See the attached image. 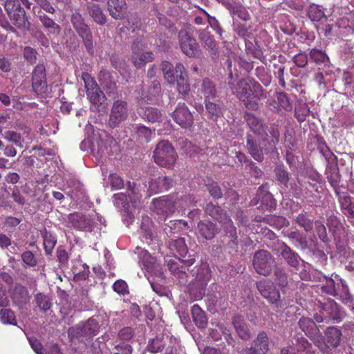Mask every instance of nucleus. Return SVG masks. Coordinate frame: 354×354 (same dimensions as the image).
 <instances>
[{"label":"nucleus","mask_w":354,"mask_h":354,"mask_svg":"<svg viewBox=\"0 0 354 354\" xmlns=\"http://www.w3.org/2000/svg\"><path fill=\"white\" fill-rule=\"evenodd\" d=\"M228 86L232 93L247 109L257 111L259 109L263 89L258 82L253 79L242 78L229 82Z\"/></svg>","instance_id":"nucleus-1"},{"label":"nucleus","mask_w":354,"mask_h":354,"mask_svg":"<svg viewBox=\"0 0 354 354\" xmlns=\"http://www.w3.org/2000/svg\"><path fill=\"white\" fill-rule=\"evenodd\" d=\"M160 68L163 73L165 80L169 84H176L178 91L183 95H188L189 91V84L188 76L184 65L176 63V66L168 61H162L160 64Z\"/></svg>","instance_id":"nucleus-2"},{"label":"nucleus","mask_w":354,"mask_h":354,"mask_svg":"<svg viewBox=\"0 0 354 354\" xmlns=\"http://www.w3.org/2000/svg\"><path fill=\"white\" fill-rule=\"evenodd\" d=\"M187 201H190L188 196H183L180 199L174 194L162 196L152 200L151 209L158 215L167 218L175 212L176 206L180 209H185L188 206Z\"/></svg>","instance_id":"nucleus-3"},{"label":"nucleus","mask_w":354,"mask_h":354,"mask_svg":"<svg viewBox=\"0 0 354 354\" xmlns=\"http://www.w3.org/2000/svg\"><path fill=\"white\" fill-rule=\"evenodd\" d=\"M318 308L319 313L314 315V319L318 323H339L346 315V312L333 299L319 302Z\"/></svg>","instance_id":"nucleus-4"},{"label":"nucleus","mask_w":354,"mask_h":354,"mask_svg":"<svg viewBox=\"0 0 354 354\" xmlns=\"http://www.w3.org/2000/svg\"><path fill=\"white\" fill-rule=\"evenodd\" d=\"M153 157L158 165L171 168L176 161L177 154L171 143L162 140L156 145Z\"/></svg>","instance_id":"nucleus-5"},{"label":"nucleus","mask_w":354,"mask_h":354,"mask_svg":"<svg viewBox=\"0 0 354 354\" xmlns=\"http://www.w3.org/2000/svg\"><path fill=\"white\" fill-rule=\"evenodd\" d=\"M82 79L84 83L86 95L89 102L95 107L102 105L106 98L95 79L87 72H83Z\"/></svg>","instance_id":"nucleus-6"},{"label":"nucleus","mask_w":354,"mask_h":354,"mask_svg":"<svg viewBox=\"0 0 354 354\" xmlns=\"http://www.w3.org/2000/svg\"><path fill=\"white\" fill-rule=\"evenodd\" d=\"M192 275H195V281L190 284L189 292L194 300H198L205 295L206 286L211 278V272L207 268L200 267Z\"/></svg>","instance_id":"nucleus-7"},{"label":"nucleus","mask_w":354,"mask_h":354,"mask_svg":"<svg viewBox=\"0 0 354 354\" xmlns=\"http://www.w3.org/2000/svg\"><path fill=\"white\" fill-rule=\"evenodd\" d=\"M167 267L170 272L176 277L178 278L180 283H186L187 282V273L185 268L190 267L195 262V259L191 255L187 259L179 257H174L166 261Z\"/></svg>","instance_id":"nucleus-8"},{"label":"nucleus","mask_w":354,"mask_h":354,"mask_svg":"<svg viewBox=\"0 0 354 354\" xmlns=\"http://www.w3.org/2000/svg\"><path fill=\"white\" fill-rule=\"evenodd\" d=\"M275 263L271 253L265 250L257 251L253 256L252 264L256 272L261 275H268Z\"/></svg>","instance_id":"nucleus-9"},{"label":"nucleus","mask_w":354,"mask_h":354,"mask_svg":"<svg viewBox=\"0 0 354 354\" xmlns=\"http://www.w3.org/2000/svg\"><path fill=\"white\" fill-rule=\"evenodd\" d=\"M180 48L185 55L194 57L199 51V45L196 39L186 30L182 29L178 32Z\"/></svg>","instance_id":"nucleus-10"},{"label":"nucleus","mask_w":354,"mask_h":354,"mask_svg":"<svg viewBox=\"0 0 354 354\" xmlns=\"http://www.w3.org/2000/svg\"><path fill=\"white\" fill-rule=\"evenodd\" d=\"M99 328L97 322L90 318L86 322L73 327L71 329V334L77 339L83 341L84 337H91L96 335L98 333Z\"/></svg>","instance_id":"nucleus-11"},{"label":"nucleus","mask_w":354,"mask_h":354,"mask_svg":"<svg viewBox=\"0 0 354 354\" xmlns=\"http://www.w3.org/2000/svg\"><path fill=\"white\" fill-rule=\"evenodd\" d=\"M257 288L264 298H266L270 304L279 306L280 301V292L275 288L271 280L265 279L256 283Z\"/></svg>","instance_id":"nucleus-12"},{"label":"nucleus","mask_w":354,"mask_h":354,"mask_svg":"<svg viewBox=\"0 0 354 354\" xmlns=\"http://www.w3.org/2000/svg\"><path fill=\"white\" fill-rule=\"evenodd\" d=\"M174 122L184 129L193 126L194 117L188 106L185 103H178L171 113Z\"/></svg>","instance_id":"nucleus-13"},{"label":"nucleus","mask_w":354,"mask_h":354,"mask_svg":"<svg viewBox=\"0 0 354 354\" xmlns=\"http://www.w3.org/2000/svg\"><path fill=\"white\" fill-rule=\"evenodd\" d=\"M142 39H137L133 41L131 46L133 55L132 62L137 68H141L148 62H151L153 59L152 52H142Z\"/></svg>","instance_id":"nucleus-14"},{"label":"nucleus","mask_w":354,"mask_h":354,"mask_svg":"<svg viewBox=\"0 0 354 354\" xmlns=\"http://www.w3.org/2000/svg\"><path fill=\"white\" fill-rule=\"evenodd\" d=\"M32 86L34 91L38 95L46 93V74L44 65L38 64L35 67L32 71Z\"/></svg>","instance_id":"nucleus-15"},{"label":"nucleus","mask_w":354,"mask_h":354,"mask_svg":"<svg viewBox=\"0 0 354 354\" xmlns=\"http://www.w3.org/2000/svg\"><path fill=\"white\" fill-rule=\"evenodd\" d=\"M127 118V103L125 101L114 102L109 116V124L111 128L116 127Z\"/></svg>","instance_id":"nucleus-16"},{"label":"nucleus","mask_w":354,"mask_h":354,"mask_svg":"<svg viewBox=\"0 0 354 354\" xmlns=\"http://www.w3.org/2000/svg\"><path fill=\"white\" fill-rule=\"evenodd\" d=\"M173 183V179L167 176L162 175L152 179L149 183V196L169 190L172 187Z\"/></svg>","instance_id":"nucleus-17"},{"label":"nucleus","mask_w":354,"mask_h":354,"mask_svg":"<svg viewBox=\"0 0 354 354\" xmlns=\"http://www.w3.org/2000/svg\"><path fill=\"white\" fill-rule=\"evenodd\" d=\"M310 60L317 67L318 71L326 70L332 66L330 60L326 51L314 48L309 51Z\"/></svg>","instance_id":"nucleus-18"},{"label":"nucleus","mask_w":354,"mask_h":354,"mask_svg":"<svg viewBox=\"0 0 354 354\" xmlns=\"http://www.w3.org/2000/svg\"><path fill=\"white\" fill-rule=\"evenodd\" d=\"M244 118L250 129L258 136H267L266 129L267 127L263 122V120L254 114L249 112H245Z\"/></svg>","instance_id":"nucleus-19"},{"label":"nucleus","mask_w":354,"mask_h":354,"mask_svg":"<svg viewBox=\"0 0 354 354\" xmlns=\"http://www.w3.org/2000/svg\"><path fill=\"white\" fill-rule=\"evenodd\" d=\"M198 38L203 48L207 50L210 56L214 59L218 56V47L214 37L208 31L203 29L198 30Z\"/></svg>","instance_id":"nucleus-20"},{"label":"nucleus","mask_w":354,"mask_h":354,"mask_svg":"<svg viewBox=\"0 0 354 354\" xmlns=\"http://www.w3.org/2000/svg\"><path fill=\"white\" fill-rule=\"evenodd\" d=\"M257 198L259 201H261L262 205H265L267 209H272L276 206V200L268 191L267 183L263 184L259 187Z\"/></svg>","instance_id":"nucleus-21"},{"label":"nucleus","mask_w":354,"mask_h":354,"mask_svg":"<svg viewBox=\"0 0 354 354\" xmlns=\"http://www.w3.org/2000/svg\"><path fill=\"white\" fill-rule=\"evenodd\" d=\"M197 228L200 236L205 240L212 239L218 232L216 224L208 220L200 221Z\"/></svg>","instance_id":"nucleus-22"},{"label":"nucleus","mask_w":354,"mask_h":354,"mask_svg":"<svg viewBox=\"0 0 354 354\" xmlns=\"http://www.w3.org/2000/svg\"><path fill=\"white\" fill-rule=\"evenodd\" d=\"M14 27L21 30H28L30 28V23L24 9L13 12L8 16Z\"/></svg>","instance_id":"nucleus-23"},{"label":"nucleus","mask_w":354,"mask_h":354,"mask_svg":"<svg viewBox=\"0 0 354 354\" xmlns=\"http://www.w3.org/2000/svg\"><path fill=\"white\" fill-rule=\"evenodd\" d=\"M280 254L288 265L297 270L298 269L301 258L296 252L283 243L280 248Z\"/></svg>","instance_id":"nucleus-24"},{"label":"nucleus","mask_w":354,"mask_h":354,"mask_svg":"<svg viewBox=\"0 0 354 354\" xmlns=\"http://www.w3.org/2000/svg\"><path fill=\"white\" fill-rule=\"evenodd\" d=\"M246 147L248 153L255 160L258 162L263 161L264 157L262 149L259 146V141L254 136L251 134L247 135Z\"/></svg>","instance_id":"nucleus-25"},{"label":"nucleus","mask_w":354,"mask_h":354,"mask_svg":"<svg viewBox=\"0 0 354 354\" xmlns=\"http://www.w3.org/2000/svg\"><path fill=\"white\" fill-rule=\"evenodd\" d=\"M198 91L204 96V101L213 100L217 97V89L215 83L208 77L201 80Z\"/></svg>","instance_id":"nucleus-26"},{"label":"nucleus","mask_w":354,"mask_h":354,"mask_svg":"<svg viewBox=\"0 0 354 354\" xmlns=\"http://www.w3.org/2000/svg\"><path fill=\"white\" fill-rule=\"evenodd\" d=\"M68 223L71 226L79 230H84L91 227L90 219L86 215L75 212L68 216Z\"/></svg>","instance_id":"nucleus-27"},{"label":"nucleus","mask_w":354,"mask_h":354,"mask_svg":"<svg viewBox=\"0 0 354 354\" xmlns=\"http://www.w3.org/2000/svg\"><path fill=\"white\" fill-rule=\"evenodd\" d=\"M205 211L207 214L217 221L220 223L229 221L230 216L220 206L209 203L206 205Z\"/></svg>","instance_id":"nucleus-28"},{"label":"nucleus","mask_w":354,"mask_h":354,"mask_svg":"<svg viewBox=\"0 0 354 354\" xmlns=\"http://www.w3.org/2000/svg\"><path fill=\"white\" fill-rule=\"evenodd\" d=\"M319 145L318 149L319 152L325 158L327 165L326 167H333L338 165L337 157L330 150L329 147L327 145L326 141L322 137L318 138Z\"/></svg>","instance_id":"nucleus-29"},{"label":"nucleus","mask_w":354,"mask_h":354,"mask_svg":"<svg viewBox=\"0 0 354 354\" xmlns=\"http://www.w3.org/2000/svg\"><path fill=\"white\" fill-rule=\"evenodd\" d=\"M169 248L174 257L185 258L188 252L184 238L171 239L169 241Z\"/></svg>","instance_id":"nucleus-30"},{"label":"nucleus","mask_w":354,"mask_h":354,"mask_svg":"<svg viewBox=\"0 0 354 354\" xmlns=\"http://www.w3.org/2000/svg\"><path fill=\"white\" fill-rule=\"evenodd\" d=\"M298 324L301 330L310 339H315L319 335V329L313 319L304 317L299 319Z\"/></svg>","instance_id":"nucleus-31"},{"label":"nucleus","mask_w":354,"mask_h":354,"mask_svg":"<svg viewBox=\"0 0 354 354\" xmlns=\"http://www.w3.org/2000/svg\"><path fill=\"white\" fill-rule=\"evenodd\" d=\"M232 324L239 337L245 341L249 340L251 337L250 330L243 318L240 315L233 317Z\"/></svg>","instance_id":"nucleus-32"},{"label":"nucleus","mask_w":354,"mask_h":354,"mask_svg":"<svg viewBox=\"0 0 354 354\" xmlns=\"http://www.w3.org/2000/svg\"><path fill=\"white\" fill-rule=\"evenodd\" d=\"M75 29L78 33L79 36L82 37L86 50L90 53H93V36L88 26L84 24Z\"/></svg>","instance_id":"nucleus-33"},{"label":"nucleus","mask_w":354,"mask_h":354,"mask_svg":"<svg viewBox=\"0 0 354 354\" xmlns=\"http://www.w3.org/2000/svg\"><path fill=\"white\" fill-rule=\"evenodd\" d=\"M326 175L328 182L334 189L335 193L339 194V184L341 181V175L339 174L338 165L326 167Z\"/></svg>","instance_id":"nucleus-34"},{"label":"nucleus","mask_w":354,"mask_h":354,"mask_svg":"<svg viewBox=\"0 0 354 354\" xmlns=\"http://www.w3.org/2000/svg\"><path fill=\"white\" fill-rule=\"evenodd\" d=\"M222 224L223 225L225 236L230 239L227 243L228 246L230 248H236L239 245L238 235L236 227L234 225L232 219L230 218L229 221H226V222Z\"/></svg>","instance_id":"nucleus-35"},{"label":"nucleus","mask_w":354,"mask_h":354,"mask_svg":"<svg viewBox=\"0 0 354 354\" xmlns=\"http://www.w3.org/2000/svg\"><path fill=\"white\" fill-rule=\"evenodd\" d=\"M193 322L195 325L201 328H205L207 324L206 313L198 304H194L191 308Z\"/></svg>","instance_id":"nucleus-36"},{"label":"nucleus","mask_w":354,"mask_h":354,"mask_svg":"<svg viewBox=\"0 0 354 354\" xmlns=\"http://www.w3.org/2000/svg\"><path fill=\"white\" fill-rule=\"evenodd\" d=\"M41 234L43 238V245L45 254L47 256H51L57 244V238L51 232L44 229V231L41 232Z\"/></svg>","instance_id":"nucleus-37"},{"label":"nucleus","mask_w":354,"mask_h":354,"mask_svg":"<svg viewBox=\"0 0 354 354\" xmlns=\"http://www.w3.org/2000/svg\"><path fill=\"white\" fill-rule=\"evenodd\" d=\"M245 46V51L248 55H252L253 57L260 60L262 63H266V57L264 55L262 48L257 41H255V44H253L250 41H246Z\"/></svg>","instance_id":"nucleus-38"},{"label":"nucleus","mask_w":354,"mask_h":354,"mask_svg":"<svg viewBox=\"0 0 354 354\" xmlns=\"http://www.w3.org/2000/svg\"><path fill=\"white\" fill-rule=\"evenodd\" d=\"M138 113L144 119L152 123L160 122L162 118L161 111L154 107L140 108Z\"/></svg>","instance_id":"nucleus-39"},{"label":"nucleus","mask_w":354,"mask_h":354,"mask_svg":"<svg viewBox=\"0 0 354 354\" xmlns=\"http://www.w3.org/2000/svg\"><path fill=\"white\" fill-rule=\"evenodd\" d=\"M124 0H108V10L110 15L116 19L122 17L126 9Z\"/></svg>","instance_id":"nucleus-40"},{"label":"nucleus","mask_w":354,"mask_h":354,"mask_svg":"<svg viewBox=\"0 0 354 354\" xmlns=\"http://www.w3.org/2000/svg\"><path fill=\"white\" fill-rule=\"evenodd\" d=\"M341 337L342 331L339 329L335 326L328 327L326 333V346L328 348L337 347L339 344Z\"/></svg>","instance_id":"nucleus-41"},{"label":"nucleus","mask_w":354,"mask_h":354,"mask_svg":"<svg viewBox=\"0 0 354 354\" xmlns=\"http://www.w3.org/2000/svg\"><path fill=\"white\" fill-rule=\"evenodd\" d=\"M306 15L312 21L319 22L322 19H327L322 6L310 3L306 9Z\"/></svg>","instance_id":"nucleus-42"},{"label":"nucleus","mask_w":354,"mask_h":354,"mask_svg":"<svg viewBox=\"0 0 354 354\" xmlns=\"http://www.w3.org/2000/svg\"><path fill=\"white\" fill-rule=\"evenodd\" d=\"M188 228L187 222L184 220L169 221L165 225L163 230L167 235L178 233Z\"/></svg>","instance_id":"nucleus-43"},{"label":"nucleus","mask_w":354,"mask_h":354,"mask_svg":"<svg viewBox=\"0 0 354 354\" xmlns=\"http://www.w3.org/2000/svg\"><path fill=\"white\" fill-rule=\"evenodd\" d=\"M253 347L259 354H266L269 351L268 336L264 331L260 332L253 342Z\"/></svg>","instance_id":"nucleus-44"},{"label":"nucleus","mask_w":354,"mask_h":354,"mask_svg":"<svg viewBox=\"0 0 354 354\" xmlns=\"http://www.w3.org/2000/svg\"><path fill=\"white\" fill-rule=\"evenodd\" d=\"M39 19L48 33L53 34L54 35H57L59 34L61 28L59 25L55 23L53 19L50 18L44 13L39 15Z\"/></svg>","instance_id":"nucleus-45"},{"label":"nucleus","mask_w":354,"mask_h":354,"mask_svg":"<svg viewBox=\"0 0 354 354\" xmlns=\"http://www.w3.org/2000/svg\"><path fill=\"white\" fill-rule=\"evenodd\" d=\"M204 102L209 119L216 121L218 118L223 115V108L220 104L213 102L211 100H206Z\"/></svg>","instance_id":"nucleus-46"},{"label":"nucleus","mask_w":354,"mask_h":354,"mask_svg":"<svg viewBox=\"0 0 354 354\" xmlns=\"http://www.w3.org/2000/svg\"><path fill=\"white\" fill-rule=\"evenodd\" d=\"M310 113V109L306 102L301 100L296 102L295 106V117L299 122H304Z\"/></svg>","instance_id":"nucleus-47"},{"label":"nucleus","mask_w":354,"mask_h":354,"mask_svg":"<svg viewBox=\"0 0 354 354\" xmlns=\"http://www.w3.org/2000/svg\"><path fill=\"white\" fill-rule=\"evenodd\" d=\"M140 234L142 237L145 239L148 244H150L153 241L154 238L153 223L149 218L145 219L142 223Z\"/></svg>","instance_id":"nucleus-48"},{"label":"nucleus","mask_w":354,"mask_h":354,"mask_svg":"<svg viewBox=\"0 0 354 354\" xmlns=\"http://www.w3.org/2000/svg\"><path fill=\"white\" fill-rule=\"evenodd\" d=\"M277 99L278 104L277 106H274L273 110L279 111L283 109L286 111H290L292 109V105L290 103V99L286 93L277 92Z\"/></svg>","instance_id":"nucleus-49"},{"label":"nucleus","mask_w":354,"mask_h":354,"mask_svg":"<svg viewBox=\"0 0 354 354\" xmlns=\"http://www.w3.org/2000/svg\"><path fill=\"white\" fill-rule=\"evenodd\" d=\"M295 221L306 232H311L313 229L315 222L308 217L306 212L299 214L295 218Z\"/></svg>","instance_id":"nucleus-50"},{"label":"nucleus","mask_w":354,"mask_h":354,"mask_svg":"<svg viewBox=\"0 0 354 354\" xmlns=\"http://www.w3.org/2000/svg\"><path fill=\"white\" fill-rule=\"evenodd\" d=\"M127 189L130 202L133 206L136 207L142 196L136 187V184L134 182L128 181Z\"/></svg>","instance_id":"nucleus-51"},{"label":"nucleus","mask_w":354,"mask_h":354,"mask_svg":"<svg viewBox=\"0 0 354 354\" xmlns=\"http://www.w3.org/2000/svg\"><path fill=\"white\" fill-rule=\"evenodd\" d=\"M89 15L93 20L100 25H104L106 21V16L104 14L101 8L96 4L92 5L89 8Z\"/></svg>","instance_id":"nucleus-52"},{"label":"nucleus","mask_w":354,"mask_h":354,"mask_svg":"<svg viewBox=\"0 0 354 354\" xmlns=\"http://www.w3.org/2000/svg\"><path fill=\"white\" fill-rule=\"evenodd\" d=\"M165 348V343L161 337H156L150 339L146 346L147 351L151 353L156 354L161 352Z\"/></svg>","instance_id":"nucleus-53"},{"label":"nucleus","mask_w":354,"mask_h":354,"mask_svg":"<svg viewBox=\"0 0 354 354\" xmlns=\"http://www.w3.org/2000/svg\"><path fill=\"white\" fill-rule=\"evenodd\" d=\"M274 173L277 180L286 187H288L289 181V174L284 165H279L274 168Z\"/></svg>","instance_id":"nucleus-54"},{"label":"nucleus","mask_w":354,"mask_h":354,"mask_svg":"<svg viewBox=\"0 0 354 354\" xmlns=\"http://www.w3.org/2000/svg\"><path fill=\"white\" fill-rule=\"evenodd\" d=\"M288 237L295 241V245L301 249L308 248V241L305 235L299 230L292 231L288 234Z\"/></svg>","instance_id":"nucleus-55"},{"label":"nucleus","mask_w":354,"mask_h":354,"mask_svg":"<svg viewBox=\"0 0 354 354\" xmlns=\"http://www.w3.org/2000/svg\"><path fill=\"white\" fill-rule=\"evenodd\" d=\"M35 301L37 307L42 312H46L51 308L50 298L43 293H38L35 295Z\"/></svg>","instance_id":"nucleus-56"},{"label":"nucleus","mask_w":354,"mask_h":354,"mask_svg":"<svg viewBox=\"0 0 354 354\" xmlns=\"http://www.w3.org/2000/svg\"><path fill=\"white\" fill-rule=\"evenodd\" d=\"M0 320L3 324L17 325L15 313L8 308H3L0 310Z\"/></svg>","instance_id":"nucleus-57"},{"label":"nucleus","mask_w":354,"mask_h":354,"mask_svg":"<svg viewBox=\"0 0 354 354\" xmlns=\"http://www.w3.org/2000/svg\"><path fill=\"white\" fill-rule=\"evenodd\" d=\"M113 198L114 199L115 205H117L118 207H121L125 210L129 209L130 202L129 194L120 192L113 194Z\"/></svg>","instance_id":"nucleus-58"},{"label":"nucleus","mask_w":354,"mask_h":354,"mask_svg":"<svg viewBox=\"0 0 354 354\" xmlns=\"http://www.w3.org/2000/svg\"><path fill=\"white\" fill-rule=\"evenodd\" d=\"M275 281L278 286L281 288H286L288 286V274L281 268H277L274 270Z\"/></svg>","instance_id":"nucleus-59"},{"label":"nucleus","mask_w":354,"mask_h":354,"mask_svg":"<svg viewBox=\"0 0 354 354\" xmlns=\"http://www.w3.org/2000/svg\"><path fill=\"white\" fill-rule=\"evenodd\" d=\"M4 138L14 143L17 147H23L24 140L20 133L13 131H8L4 133Z\"/></svg>","instance_id":"nucleus-60"},{"label":"nucleus","mask_w":354,"mask_h":354,"mask_svg":"<svg viewBox=\"0 0 354 354\" xmlns=\"http://www.w3.org/2000/svg\"><path fill=\"white\" fill-rule=\"evenodd\" d=\"M4 8L8 16H10L13 12H16L19 10L24 9L19 0H6L4 3Z\"/></svg>","instance_id":"nucleus-61"},{"label":"nucleus","mask_w":354,"mask_h":354,"mask_svg":"<svg viewBox=\"0 0 354 354\" xmlns=\"http://www.w3.org/2000/svg\"><path fill=\"white\" fill-rule=\"evenodd\" d=\"M280 220L282 221L281 225H283L286 220L282 217L279 218L275 216H262L261 215H257L254 218V221L256 223H264L269 224L270 225H273L277 221H279Z\"/></svg>","instance_id":"nucleus-62"},{"label":"nucleus","mask_w":354,"mask_h":354,"mask_svg":"<svg viewBox=\"0 0 354 354\" xmlns=\"http://www.w3.org/2000/svg\"><path fill=\"white\" fill-rule=\"evenodd\" d=\"M207 189L211 196L214 199H219L223 197V192L217 183L212 182L206 185Z\"/></svg>","instance_id":"nucleus-63"},{"label":"nucleus","mask_w":354,"mask_h":354,"mask_svg":"<svg viewBox=\"0 0 354 354\" xmlns=\"http://www.w3.org/2000/svg\"><path fill=\"white\" fill-rule=\"evenodd\" d=\"M135 335V331L131 327L126 326L118 332V338L124 342L130 341Z\"/></svg>","instance_id":"nucleus-64"}]
</instances>
